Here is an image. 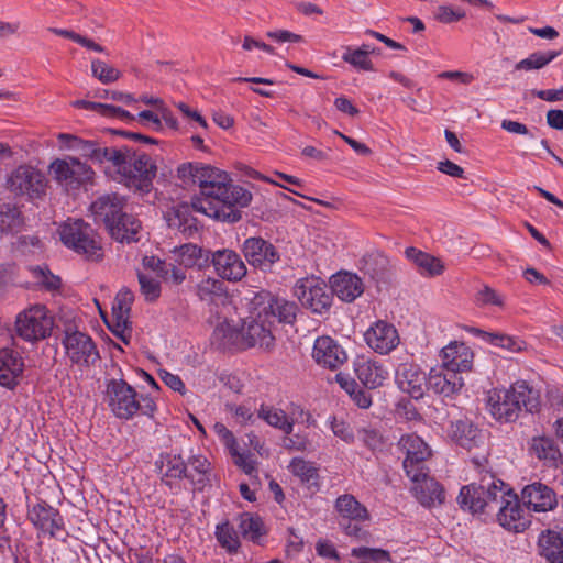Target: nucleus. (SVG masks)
Here are the masks:
<instances>
[{"label":"nucleus","instance_id":"59","mask_svg":"<svg viewBox=\"0 0 563 563\" xmlns=\"http://www.w3.org/2000/svg\"><path fill=\"white\" fill-rule=\"evenodd\" d=\"M330 427L333 434L340 438L342 441L346 443H352L354 441L353 430L345 421L332 418L330 420Z\"/></svg>","mask_w":563,"mask_h":563},{"label":"nucleus","instance_id":"45","mask_svg":"<svg viewBox=\"0 0 563 563\" xmlns=\"http://www.w3.org/2000/svg\"><path fill=\"white\" fill-rule=\"evenodd\" d=\"M175 263L184 268L194 267L201 258V249L187 243L173 251Z\"/></svg>","mask_w":563,"mask_h":563},{"label":"nucleus","instance_id":"23","mask_svg":"<svg viewBox=\"0 0 563 563\" xmlns=\"http://www.w3.org/2000/svg\"><path fill=\"white\" fill-rule=\"evenodd\" d=\"M133 152L128 146L100 147L97 144L91 163L113 168L118 174L126 176L125 172L131 166Z\"/></svg>","mask_w":563,"mask_h":563},{"label":"nucleus","instance_id":"15","mask_svg":"<svg viewBox=\"0 0 563 563\" xmlns=\"http://www.w3.org/2000/svg\"><path fill=\"white\" fill-rule=\"evenodd\" d=\"M366 344L376 353L387 355L400 343V336L394 324L377 321L364 333Z\"/></svg>","mask_w":563,"mask_h":563},{"label":"nucleus","instance_id":"5","mask_svg":"<svg viewBox=\"0 0 563 563\" xmlns=\"http://www.w3.org/2000/svg\"><path fill=\"white\" fill-rule=\"evenodd\" d=\"M62 243L87 260L98 261L102 249L91 227L81 219H67L58 227Z\"/></svg>","mask_w":563,"mask_h":563},{"label":"nucleus","instance_id":"52","mask_svg":"<svg viewBox=\"0 0 563 563\" xmlns=\"http://www.w3.org/2000/svg\"><path fill=\"white\" fill-rule=\"evenodd\" d=\"M140 289L146 301H155L161 296V284L146 274H137Z\"/></svg>","mask_w":563,"mask_h":563},{"label":"nucleus","instance_id":"13","mask_svg":"<svg viewBox=\"0 0 563 563\" xmlns=\"http://www.w3.org/2000/svg\"><path fill=\"white\" fill-rule=\"evenodd\" d=\"M398 446L406 454L402 463L406 475L418 476L417 470L427 467L426 462L431 456L430 448L415 433L402 435Z\"/></svg>","mask_w":563,"mask_h":563},{"label":"nucleus","instance_id":"9","mask_svg":"<svg viewBox=\"0 0 563 563\" xmlns=\"http://www.w3.org/2000/svg\"><path fill=\"white\" fill-rule=\"evenodd\" d=\"M249 316L241 328L242 347H260L269 350L274 346L273 321L264 318L263 312L256 309Z\"/></svg>","mask_w":563,"mask_h":563},{"label":"nucleus","instance_id":"17","mask_svg":"<svg viewBox=\"0 0 563 563\" xmlns=\"http://www.w3.org/2000/svg\"><path fill=\"white\" fill-rule=\"evenodd\" d=\"M29 519L40 531L53 538H59L64 532L59 511L45 501L36 503L30 508Z\"/></svg>","mask_w":563,"mask_h":563},{"label":"nucleus","instance_id":"32","mask_svg":"<svg viewBox=\"0 0 563 563\" xmlns=\"http://www.w3.org/2000/svg\"><path fill=\"white\" fill-rule=\"evenodd\" d=\"M49 174L53 176H93L95 172L87 161L66 156L56 158L49 164Z\"/></svg>","mask_w":563,"mask_h":563},{"label":"nucleus","instance_id":"37","mask_svg":"<svg viewBox=\"0 0 563 563\" xmlns=\"http://www.w3.org/2000/svg\"><path fill=\"white\" fill-rule=\"evenodd\" d=\"M196 296L203 302L213 303L227 296L224 284L216 277H203L195 287Z\"/></svg>","mask_w":563,"mask_h":563},{"label":"nucleus","instance_id":"26","mask_svg":"<svg viewBox=\"0 0 563 563\" xmlns=\"http://www.w3.org/2000/svg\"><path fill=\"white\" fill-rule=\"evenodd\" d=\"M442 366L456 374L467 372L472 368L473 352L462 342H451L441 351Z\"/></svg>","mask_w":563,"mask_h":563},{"label":"nucleus","instance_id":"14","mask_svg":"<svg viewBox=\"0 0 563 563\" xmlns=\"http://www.w3.org/2000/svg\"><path fill=\"white\" fill-rule=\"evenodd\" d=\"M417 475H407L412 483L410 490L415 498L426 507L441 505L445 499L443 487L429 476L427 467L417 470Z\"/></svg>","mask_w":563,"mask_h":563},{"label":"nucleus","instance_id":"16","mask_svg":"<svg viewBox=\"0 0 563 563\" xmlns=\"http://www.w3.org/2000/svg\"><path fill=\"white\" fill-rule=\"evenodd\" d=\"M211 263L218 276L228 282H240L247 273L246 265L241 256L230 249L214 251L211 255Z\"/></svg>","mask_w":563,"mask_h":563},{"label":"nucleus","instance_id":"8","mask_svg":"<svg viewBox=\"0 0 563 563\" xmlns=\"http://www.w3.org/2000/svg\"><path fill=\"white\" fill-rule=\"evenodd\" d=\"M63 346L69 361L80 368H89L100 358L91 336L78 330H66Z\"/></svg>","mask_w":563,"mask_h":563},{"label":"nucleus","instance_id":"60","mask_svg":"<svg viewBox=\"0 0 563 563\" xmlns=\"http://www.w3.org/2000/svg\"><path fill=\"white\" fill-rule=\"evenodd\" d=\"M476 302L479 306H498L501 307L504 303V300L499 294H497L494 289H492L488 286L483 287L481 290L476 294Z\"/></svg>","mask_w":563,"mask_h":563},{"label":"nucleus","instance_id":"43","mask_svg":"<svg viewBox=\"0 0 563 563\" xmlns=\"http://www.w3.org/2000/svg\"><path fill=\"white\" fill-rule=\"evenodd\" d=\"M238 520L239 530L245 539L256 541L265 533L263 521L258 516L244 512Z\"/></svg>","mask_w":563,"mask_h":563},{"label":"nucleus","instance_id":"3","mask_svg":"<svg viewBox=\"0 0 563 563\" xmlns=\"http://www.w3.org/2000/svg\"><path fill=\"white\" fill-rule=\"evenodd\" d=\"M125 199L113 194L104 195L93 201L90 210L102 221L110 235L119 242H135L141 231L140 220L125 210Z\"/></svg>","mask_w":563,"mask_h":563},{"label":"nucleus","instance_id":"44","mask_svg":"<svg viewBox=\"0 0 563 563\" xmlns=\"http://www.w3.org/2000/svg\"><path fill=\"white\" fill-rule=\"evenodd\" d=\"M214 534L219 544L228 552H236L240 548L238 532L228 520L217 525Z\"/></svg>","mask_w":563,"mask_h":563},{"label":"nucleus","instance_id":"6","mask_svg":"<svg viewBox=\"0 0 563 563\" xmlns=\"http://www.w3.org/2000/svg\"><path fill=\"white\" fill-rule=\"evenodd\" d=\"M53 317L44 305H33L18 313L14 322L16 334L26 342H37L51 335Z\"/></svg>","mask_w":563,"mask_h":563},{"label":"nucleus","instance_id":"25","mask_svg":"<svg viewBox=\"0 0 563 563\" xmlns=\"http://www.w3.org/2000/svg\"><path fill=\"white\" fill-rule=\"evenodd\" d=\"M463 385V378L459 374L442 365L431 368L428 376V388L444 397L457 394Z\"/></svg>","mask_w":563,"mask_h":563},{"label":"nucleus","instance_id":"24","mask_svg":"<svg viewBox=\"0 0 563 563\" xmlns=\"http://www.w3.org/2000/svg\"><path fill=\"white\" fill-rule=\"evenodd\" d=\"M155 465L158 468L162 482L169 488L176 486L180 479L186 478L187 463L180 454L161 453Z\"/></svg>","mask_w":563,"mask_h":563},{"label":"nucleus","instance_id":"31","mask_svg":"<svg viewBox=\"0 0 563 563\" xmlns=\"http://www.w3.org/2000/svg\"><path fill=\"white\" fill-rule=\"evenodd\" d=\"M405 255L410 262L415 264L418 273L423 277L440 276L445 271V264L441 258L422 252L416 247H407Z\"/></svg>","mask_w":563,"mask_h":563},{"label":"nucleus","instance_id":"4","mask_svg":"<svg viewBox=\"0 0 563 563\" xmlns=\"http://www.w3.org/2000/svg\"><path fill=\"white\" fill-rule=\"evenodd\" d=\"M507 484L494 476L483 478L479 484L472 483L461 488L457 504L472 514H488L496 510L505 497Z\"/></svg>","mask_w":563,"mask_h":563},{"label":"nucleus","instance_id":"7","mask_svg":"<svg viewBox=\"0 0 563 563\" xmlns=\"http://www.w3.org/2000/svg\"><path fill=\"white\" fill-rule=\"evenodd\" d=\"M104 400L119 419L129 420L139 411L137 394L122 378H111L106 384Z\"/></svg>","mask_w":563,"mask_h":563},{"label":"nucleus","instance_id":"54","mask_svg":"<svg viewBox=\"0 0 563 563\" xmlns=\"http://www.w3.org/2000/svg\"><path fill=\"white\" fill-rule=\"evenodd\" d=\"M358 439L372 451L382 450L384 446L383 435L373 428H362L357 432Z\"/></svg>","mask_w":563,"mask_h":563},{"label":"nucleus","instance_id":"29","mask_svg":"<svg viewBox=\"0 0 563 563\" xmlns=\"http://www.w3.org/2000/svg\"><path fill=\"white\" fill-rule=\"evenodd\" d=\"M331 288L342 301L352 302L364 292V284L356 275L340 272L331 277Z\"/></svg>","mask_w":563,"mask_h":563},{"label":"nucleus","instance_id":"39","mask_svg":"<svg viewBox=\"0 0 563 563\" xmlns=\"http://www.w3.org/2000/svg\"><path fill=\"white\" fill-rule=\"evenodd\" d=\"M258 418L286 434H290L294 431V420L279 408L262 405L258 409Z\"/></svg>","mask_w":563,"mask_h":563},{"label":"nucleus","instance_id":"55","mask_svg":"<svg viewBox=\"0 0 563 563\" xmlns=\"http://www.w3.org/2000/svg\"><path fill=\"white\" fill-rule=\"evenodd\" d=\"M131 165L140 174V176H155L157 173V166L147 154H139L133 152V158Z\"/></svg>","mask_w":563,"mask_h":563},{"label":"nucleus","instance_id":"49","mask_svg":"<svg viewBox=\"0 0 563 563\" xmlns=\"http://www.w3.org/2000/svg\"><path fill=\"white\" fill-rule=\"evenodd\" d=\"M352 556L360 559V563H388L390 562L389 552L383 549L358 547L351 550Z\"/></svg>","mask_w":563,"mask_h":563},{"label":"nucleus","instance_id":"2","mask_svg":"<svg viewBox=\"0 0 563 563\" xmlns=\"http://www.w3.org/2000/svg\"><path fill=\"white\" fill-rule=\"evenodd\" d=\"M488 409L499 421L511 422L521 411L536 412L541 406L539 390L525 380L514 383L508 389H493L488 393Z\"/></svg>","mask_w":563,"mask_h":563},{"label":"nucleus","instance_id":"51","mask_svg":"<svg viewBox=\"0 0 563 563\" xmlns=\"http://www.w3.org/2000/svg\"><path fill=\"white\" fill-rule=\"evenodd\" d=\"M530 450L539 460L553 461L558 455V450L553 441L545 437L533 438Z\"/></svg>","mask_w":563,"mask_h":563},{"label":"nucleus","instance_id":"18","mask_svg":"<svg viewBox=\"0 0 563 563\" xmlns=\"http://www.w3.org/2000/svg\"><path fill=\"white\" fill-rule=\"evenodd\" d=\"M312 357L322 367L336 369L347 360L345 350L331 336H320L314 341Z\"/></svg>","mask_w":563,"mask_h":563},{"label":"nucleus","instance_id":"64","mask_svg":"<svg viewBox=\"0 0 563 563\" xmlns=\"http://www.w3.org/2000/svg\"><path fill=\"white\" fill-rule=\"evenodd\" d=\"M267 37H269L273 41H276L278 43H285V42L299 43V42H302V40H303L301 35L292 33L290 31H286V30L268 32Z\"/></svg>","mask_w":563,"mask_h":563},{"label":"nucleus","instance_id":"46","mask_svg":"<svg viewBox=\"0 0 563 563\" xmlns=\"http://www.w3.org/2000/svg\"><path fill=\"white\" fill-rule=\"evenodd\" d=\"M289 471L303 483H316L318 478V470L313 463L306 461L301 457H295L291 460Z\"/></svg>","mask_w":563,"mask_h":563},{"label":"nucleus","instance_id":"36","mask_svg":"<svg viewBox=\"0 0 563 563\" xmlns=\"http://www.w3.org/2000/svg\"><path fill=\"white\" fill-rule=\"evenodd\" d=\"M57 140L62 150L74 151L90 162L92 161L98 144L97 142L82 140L77 135L69 133H59L57 135Z\"/></svg>","mask_w":563,"mask_h":563},{"label":"nucleus","instance_id":"30","mask_svg":"<svg viewBox=\"0 0 563 563\" xmlns=\"http://www.w3.org/2000/svg\"><path fill=\"white\" fill-rule=\"evenodd\" d=\"M23 372L21 353L14 349H2V387L13 389L22 379Z\"/></svg>","mask_w":563,"mask_h":563},{"label":"nucleus","instance_id":"1","mask_svg":"<svg viewBox=\"0 0 563 563\" xmlns=\"http://www.w3.org/2000/svg\"><path fill=\"white\" fill-rule=\"evenodd\" d=\"M199 188L200 196L194 197L190 205L183 202L173 206L164 216L168 227L188 236L199 230L192 211L218 221L235 223L242 217L239 208L247 207L252 200L250 190L232 178H200Z\"/></svg>","mask_w":563,"mask_h":563},{"label":"nucleus","instance_id":"28","mask_svg":"<svg viewBox=\"0 0 563 563\" xmlns=\"http://www.w3.org/2000/svg\"><path fill=\"white\" fill-rule=\"evenodd\" d=\"M133 300L134 296L132 291L123 288L117 294L112 305V317L115 320V330L113 332L120 336L125 344L129 343L125 332L130 329L129 318Z\"/></svg>","mask_w":563,"mask_h":563},{"label":"nucleus","instance_id":"41","mask_svg":"<svg viewBox=\"0 0 563 563\" xmlns=\"http://www.w3.org/2000/svg\"><path fill=\"white\" fill-rule=\"evenodd\" d=\"M371 53H375V48H371L366 44L355 49L347 47L342 55V59L360 70L371 71L374 69L369 59Z\"/></svg>","mask_w":563,"mask_h":563},{"label":"nucleus","instance_id":"10","mask_svg":"<svg viewBox=\"0 0 563 563\" xmlns=\"http://www.w3.org/2000/svg\"><path fill=\"white\" fill-rule=\"evenodd\" d=\"M294 291L300 303L314 313L321 314L331 306V296L319 278L308 277L298 280Z\"/></svg>","mask_w":563,"mask_h":563},{"label":"nucleus","instance_id":"35","mask_svg":"<svg viewBox=\"0 0 563 563\" xmlns=\"http://www.w3.org/2000/svg\"><path fill=\"white\" fill-rule=\"evenodd\" d=\"M540 554L550 563H563V534L547 531L539 538Z\"/></svg>","mask_w":563,"mask_h":563},{"label":"nucleus","instance_id":"57","mask_svg":"<svg viewBox=\"0 0 563 563\" xmlns=\"http://www.w3.org/2000/svg\"><path fill=\"white\" fill-rule=\"evenodd\" d=\"M166 283L173 285H180L186 279V268L179 266L177 263H166L165 268L159 275Z\"/></svg>","mask_w":563,"mask_h":563},{"label":"nucleus","instance_id":"34","mask_svg":"<svg viewBox=\"0 0 563 563\" xmlns=\"http://www.w3.org/2000/svg\"><path fill=\"white\" fill-rule=\"evenodd\" d=\"M186 478L196 489H203L210 481L211 464L202 455H192L188 459Z\"/></svg>","mask_w":563,"mask_h":563},{"label":"nucleus","instance_id":"50","mask_svg":"<svg viewBox=\"0 0 563 563\" xmlns=\"http://www.w3.org/2000/svg\"><path fill=\"white\" fill-rule=\"evenodd\" d=\"M91 74L104 85L117 81L121 76L119 69L98 58L91 60Z\"/></svg>","mask_w":563,"mask_h":563},{"label":"nucleus","instance_id":"61","mask_svg":"<svg viewBox=\"0 0 563 563\" xmlns=\"http://www.w3.org/2000/svg\"><path fill=\"white\" fill-rule=\"evenodd\" d=\"M213 431L219 437L223 445L228 449V451L234 446H238L234 434L222 422H216L213 424Z\"/></svg>","mask_w":563,"mask_h":563},{"label":"nucleus","instance_id":"63","mask_svg":"<svg viewBox=\"0 0 563 563\" xmlns=\"http://www.w3.org/2000/svg\"><path fill=\"white\" fill-rule=\"evenodd\" d=\"M330 150L319 148L314 146H305L301 150V155L311 162H323L329 158Z\"/></svg>","mask_w":563,"mask_h":563},{"label":"nucleus","instance_id":"48","mask_svg":"<svg viewBox=\"0 0 563 563\" xmlns=\"http://www.w3.org/2000/svg\"><path fill=\"white\" fill-rule=\"evenodd\" d=\"M483 338L490 344L501 347L508 352L515 353L525 349L523 341L506 334L483 332Z\"/></svg>","mask_w":563,"mask_h":563},{"label":"nucleus","instance_id":"22","mask_svg":"<svg viewBox=\"0 0 563 563\" xmlns=\"http://www.w3.org/2000/svg\"><path fill=\"white\" fill-rule=\"evenodd\" d=\"M264 176L260 172H254L250 166L243 163H236L234 170L227 172L218 167L201 162L183 163L177 167V176Z\"/></svg>","mask_w":563,"mask_h":563},{"label":"nucleus","instance_id":"33","mask_svg":"<svg viewBox=\"0 0 563 563\" xmlns=\"http://www.w3.org/2000/svg\"><path fill=\"white\" fill-rule=\"evenodd\" d=\"M212 344L219 349H243L241 341V329L228 320H223L217 324L211 336Z\"/></svg>","mask_w":563,"mask_h":563},{"label":"nucleus","instance_id":"20","mask_svg":"<svg viewBox=\"0 0 563 563\" xmlns=\"http://www.w3.org/2000/svg\"><path fill=\"white\" fill-rule=\"evenodd\" d=\"M521 500L536 512H547L558 505L555 492L543 483L534 482L523 487Z\"/></svg>","mask_w":563,"mask_h":563},{"label":"nucleus","instance_id":"53","mask_svg":"<svg viewBox=\"0 0 563 563\" xmlns=\"http://www.w3.org/2000/svg\"><path fill=\"white\" fill-rule=\"evenodd\" d=\"M233 459L234 464L240 467L246 475H254L257 473L256 461L249 452H240L239 445L229 451Z\"/></svg>","mask_w":563,"mask_h":563},{"label":"nucleus","instance_id":"38","mask_svg":"<svg viewBox=\"0 0 563 563\" xmlns=\"http://www.w3.org/2000/svg\"><path fill=\"white\" fill-rule=\"evenodd\" d=\"M335 509L342 518L353 521L365 520L368 517L367 509L350 494L338 497Z\"/></svg>","mask_w":563,"mask_h":563},{"label":"nucleus","instance_id":"42","mask_svg":"<svg viewBox=\"0 0 563 563\" xmlns=\"http://www.w3.org/2000/svg\"><path fill=\"white\" fill-rule=\"evenodd\" d=\"M479 437V430L467 421L460 420L452 424V438L461 446L470 449L476 445Z\"/></svg>","mask_w":563,"mask_h":563},{"label":"nucleus","instance_id":"12","mask_svg":"<svg viewBox=\"0 0 563 563\" xmlns=\"http://www.w3.org/2000/svg\"><path fill=\"white\" fill-rule=\"evenodd\" d=\"M241 251L247 263L262 272H271L280 260L278 250L263 238H247L243 242Z\"/></svg>","mask_w":563,"mask_h":563},{"label":"nucleus","instance_id":"62","mask_svg":"<svg viewBox=\"0 0 563 563\" xmlns=\"http://www.w3.org/2000/svg\"><path fill=\"white\" fill-rule=\"evenodd\" d=\"M159 377L172 390L185 394V384L178 375L162 369L159 371Z\"/></svg>","mask_w":563,"mask_h":563},{"label":"nucleus","instance_id":"21","mask_svg":"<svg viewBox=\"0 0 563 563\" xmlns=\"http://www.w3.org/2000/svg\"><path fill=\"white\" fill-rule=\"evenodd\" d=\"M398 387L409 394L412 398L419 399L423 396L428 378L421 368L413 363L401 364L396 372Z\"/></svg>","mask_w":563,"mask_h":563},{"label":"nucleus","instance_id":"19","mask_svg":"<svg viewBox=\"0 0 563 563\" xmlns=\"http://www.w3.org/2000/svg\"><path fill=\"white\" fill-rule=\"evenodd\" d=\"M255 305L262 306L260 310L264 318L271 319L273 322L277 320L282 323H292L296 319V303L284 298L262 294L255 298Z\"/></svg>","mask_w":563,"mask_h":563},{"label":"nucleus","instance_id":"58","mask_svg":"<svg viewBox=\"0 0 563 563\" xmlns=\"http://www.w3.org/2000/svg\"><path fill=\"white\" fill-rule=\"evenodd\" d=\"M465 16V12L461 9H453L450 5H440L434 11V18L441 23H452Z\"/></svg>","mask_w":563,"mask_h":563},{"label":"nucleus","instance_id":"47","mask_svg":"<svg viewBox=\"0 0 563 563\" xmlns=\"http://www.w3.org/2000/svg\"><path fill=\"white\" fill-rule=\"evenodd\" d=\"M124 186L147 202H154L156 192H153L152 178H122Z\"/></svg>","mask_w":563,"mask_h":563},{"label":"nucleus","instance_id":"11","mask_svg":"<svg viewBox=\"0 0 563 563\" xmlns=\"http://www.w3.org/2000/svg\"><path fill=\"white\" fill-rule=\"evenodd\" d=\"M496 510L498 523L508 531L522 532L530 525V520L521 507L517 494L508 485L505 489V497L500 499Z\"/></svg>","mask_w":563,"mask_h":563},{"label":"nucleus","instance_id":"56","mask_svg":"<svg viewBox=\"0 0 563 563\" xmlns=\"http://www.w3.org/2000/svg\"><path fill=\"white\" fill-rule=\"evenodd\" d=\"M1 223L2 233L5 230L9 232H19L23 225V219L21 217L20 211L15 207H8L5 212L2 210Z\"/></svg>","mask_w":563,"mask_h":563},{"label":"nucleus","instance_id":"40","mask_svg":"<svg viewBox=\"0 0 563 563\" xmlns=\"http://www.w3.org/2000/svg\"><path fill=\"white\" fill-rule=\"evenodd\" d=\"M561 55V51L533 52L528 57L515 64V70H539Z\"/></svg>","mask_w":563,"mask_h":563},{"label":"nucleus","instance_id":"27","mask_svg":"<svg viewBox=\"0 0 563 563\" xmlns=\"http://www.w3.org/2000/svg\"><path fill=\"white\" fill-rule=\"evenodd\" d=\"M354 369L360 382L371 389L383 386L389 378L388 369L374 360L358 358L354 363Z\"/></svg>","mask_w":563,"mask_h":563}]
</instances>
